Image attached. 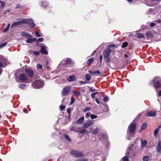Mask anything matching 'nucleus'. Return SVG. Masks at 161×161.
Returning <instances> with one entry per match:
<instances>
[{
    "mask_svg": "<svg viewBox=\"0 0 161 161\" xmlns=\"http://www.w3.org/2000/svg\"><path fill=\"white\" fill-rule=\"evenodd\" d=\"M136 125L135 123H131L128 127L127 134L126 137L129 140H131V137L135 135L134 132L135 130Z\"/></svg>",
    "mask_w": 161,
    "mask_h": 161,
    "instance_id": "1",
    "label": "nucleus"
},
{
    "mask_svg": "<svg viewBox=\"0 0 161 161\" xmlns=\"http://www.w3.org/2000/svg\"><path fill=\"white\" fill-rule=\"evenodd\" d=\"M137 151V147L131 144L127 150L126 154L130 157L134 156Z\"/></svg>",
    "mask_w": 161,
    "mask_h": 161,
    "instance_id": "2",
    "label": "nucleus"
},
{
    "mask_svg": "<svg viewBox=\"0 0 161 161\" xmlns=\"http://www.w3.org/2000/svg\"><path fill=\"white\" fill-rule=\"evenodd\" d=\"M154 88L157 89L161 86V78L159 77H155L151 82Z\"/></svg>",
    "mask_w": 161,
    "mask_h": 161,
    "instance_id": "3",
    "label": "nucleus"
},
{
    "mask_svg": "<svg viewBox=\"0 0 161 161\" xmlns=\"http://www.w3.org/2000/svg\"><path fill=\"white\" fill-rule=\"evenodd\" d=\"M44 82L41 80H36L32 83V86L34 88L39 89L42 88L44 85Z\"/></svg>",
    "mask_w": 161,
    "mask_h": 161,
    "instance_id": "4",
    "label": "nucleus"
},
{
    "mask_svg": "<svg viewBox=\"0 0 161 161\" xmlns=\"http://www.w3.org/2000/svg\"><path fill=\"white\" fill-rule=\"evenodd\" d=\"M19 80L22 82H25L27 83L30 82V81L28 80V77L24 73L21 74L19 77Z\"/></svg>",
    "mask_w": 161,
    "mask_h": 161,
    "instance_id": "5",
    "label": "nucleus"
},
{
    "mask_svg": "<svg viewBox=\"0 0 161 161\" xmlns=\"http://www.w3.org/2000/svg\"><path fill=\"white\" fill-rule=\"evenodd\" d=\"M70 153L71 155H74L77 158L82 157L84 156V155L82 152L76 150H72L70 152Z\"/></svg>",
    "mask_w": 161,
    "mask_h": 161,
    "instance_id": "6",
    "label": "nucleus"
},
{
    "mask_svg": "<svg viewBox=\"0 0 161 161\" xmlns=\"http://www.w3.org/2000/svg\"><path fill=\"white\" fill-rule=\"evenodd\" d=\"M71 87L69 86H66L64 88L62 91V94L63 96H66L69 93Z\"/></svg>",
    "mask_w": 161,
    "mask_h": 161,
    "instance_id": "7",
    "label": "nucleus"
},
{
    "mask_svg": "<svg viewBox=\"0 0 161 161\" xmlns=\"http://www.w3.org/2000/svg\"><path fill=\"white\" fill-rule=\"evenodd\" d=\"M94 124V121L90 120L87 122H86L83 125V128L86 129L91 126Z\"/></svg>",
    "mask_w": 161,
    "mask_h": 161,
    "instance_id": "8",
    "label": "nucleus"
},
{
    "mask_svg": "<svg viewBox=\"0 0 161 161\" xmlns=\"http://www.w3.org/2000/svg\"><path fill=\"white\" fill-rule=\"evenodd\" d=\"M6 59L2 56L0 55V75L2 72L1 67H2L6 62Z\"/></svg>",
    "mask_w": 161,
    "mask_h": 161,
    "instance_id": "9",
    "label": "nucleus"
},
{
    "mask_svg": "<svg viewBox=\"0 0 161 161\" xmlns=\"http://www.w3.org/2000/svg\"><path fill=\"white\" fill-rule=\"evenodd\" d=\"M111 51V50L109 48H107L106 50H104L103 53L104 58H106L107 57H109Z\"/></svg>",
    "mask_w": 161,
    "mask_h": 161,
    "instance_id": "10",
    "label": "nucleus"
},
{
    "mask_svg": "<svg viewBox=\"0 0 161 161\" xmlns=\"http://www.w3.org/2000/svg\"><path fill=\"white\" fill-rule=\"evenodd\" d=\"M25 72L28 75V76L31 77L34 75V72L33 71L30 69H26L25 70Z\"/></svg>",
    "mask_w": 161,
    "mask_h": 161,
    "instance_id": "11",
    "label": "nucleus"
},
{
    "mask_svg": "<svg viewBox=\"0 0 161 161\" xmlns=\"http://www.w3.org/2000/svg\"><path fill=\"white\" fill-rule=\"evenodd\" d=\"M41 53L45 55H47L48 54L47 51L45 49L46 47L45 45L41 46Z\"/></svg>",
    "mask_w": 161,
    "mask_h": 161,
    "instance_id": "12",
    "label": "nucleus"
},
{
    "mask_svg": "<svg viewBox=\"0 0 161 161\" xmlns=\"http://www.w3.org/2000/svg\"><path fill=\"white\" fill-rule=\"evenodd\" d=\"M76 77L74 75L69 76L67 79L68 81L73 82L77 80Z\"/></svg>",
    "mask_w": 161,
    "mask_h": 161,
    "instance_id": "13",
    "label": "nucleus"
},
{
    "mask_svg": "<svg viewBox=\"0 0 161 161\" xmlns=\"http://www.w3.org/2000/svg\"><path fill=\"white\" fill-rule=\"evenodd\" d=\"M71 62V60L70 58H67L66 61L63 60L61 61L60 63V64L63 65L65 63L68 64H70Z\"/></svg>",
    "mask_w": 161,
    "mask_h": 161,
    "instance_id": "14",
    "label": "nucleus"
},
{
    "mask_svg": "<svg viewBox=\"0 0 161 161\" xmlns=\"http://www.w3.org/2000/svg\"><path fill=\"white\" fill-rule=\"evenodd\" d=\"M156 152L158 153H161V141L158 142L156 148Z\"/></svg>",
    "mask_w": 161,
    "mask_h": 161,
    "instance_id": "15",
    "label": "nucleus"
},
{
    "mask_svg": "<svg viewBox=\"0 0 161 161\" xmlns=\"http://www.w3.org/2000/svg\"><path fill=\"white\" fill-rule=\"evenodd\" d=\"M147 141L146 140L142 139L141 140V148L142 149L144 148L147 144Z\"/></svg>",
    "mask_w": 161,
    "mask_h": 161,
    "instance_id": "16",
    "label": "nucleus"
},
{
    "mask_svg": "<svg viewBox=\"0 0 161 161\" xmlns=\"http://www.w3.org/2000/svg\"><path fill=\"white\" fill-rule=\"evenodd\" d=\"M156 115V113L155 111H150L147 112L146 115L148 117H152L155 116Z\"/></svg>",
    "mask_w": 161,
    "mask_h": 161,
    "instance_id": "17",
    "label": "nucleus"
},
{
    "mask_svg": "<svg viewBox=\"0 0 161 161\" xmlns=\"http://www.w3.org/2000/svg\"><path fill=\"white\" fill-rule=\"evenodd\" d=\"M21 36L23 37H26L28 38H31V35L24 31H22L21 32Z\"/></svg>",
    "mask_w": 161,
    "mask_h": 161,
    "instance_id": "18",
    "label": "nucleus"
},
{
    "mask_svg": "<svg viewBox=\"0 0 161 161\" xmlns=\"http://www.w3.org/2000/svg\"><path fill=\"white\" fill-rule=\"evenodd\" d=\"M27 19L31 22H30L28 21V23L27 24L29 25L32 28L34 27L35 26V24L34 23L33 20L30 18Z\"/></svg>",
    "mask_w": 161,
    "mask_h": 161,
    "instance_id": "19",
    "label": "nucleus"
},
{
    "mask_svg": "<svg viewBox=\"0 0 161 161\" xmlns=\"http://www.w3.org/2000/svg\"><path fill=\"white\" fill-rule=\"evenodd\" d=\"M84 119V116H82L76 121V123L78 124H82L83 123Z\"/></svg>",
    "mask_w": 161,
    "mask_h": 161,
    "instance_id": "20",
    "label": "nucleus"
},
{
    "mask_svg": "<svg viewBox=\"0 0 161 161\" xmlns=\"http://www.w3.org/2000/svg\"><path fill=\"white\" fill-rule=\"evenodd\" d=\"M73 93L76 96H79L81 95L80 92L77 91L76 90H73L72 91Z\"/></svg>",
    "mask_w": 161,
    "mask_h": 161,
    "instance_id": "21",
    "label": "nucleus"
},
{
    "mask_svg": "<svg viewBox=\"0 0 161 161\" xmlns=\"http://www.w3.org/2000/svg\"><path fill=\"white\" fill-rule=\"evenodd\" d=\"M147 126V123H144L141 126L139 129V131L141 132L143 130H145L146 129Z\"/></svg>",
    "mask_w": 161,
    "mask_h": 161,
    "instance_id": "22",
    "label": "nucleus"
},
{
    "mask_svg": "<svg viewBox=\"0 0 161 161\" xmlns=\"http://www.w3.org/2000/svg\"><path fill=\"white\" fill-rule=\"evenodd\" d=\"M88 72L90 74L92 75H96V74H100V71L99 70H97V71H92L90 70H89Z\"/></svg>",
    "mask_w": 161,
    "mask_h": 161,
    "instance_id": "23",
    "label": "nucleus"
},
{
    "mask_svg": "<svg viewBox=\"0 0 161 161\" xmlns=\"http://www.w3.org/2000/svg\"><path fill=\"white\" fill-rule=\"evenodd\" d=\"M136 37L138 39H140L141 38H144L145 36L142 34L138 33L137 34Z\"/></svg>",
    "mask_w": 161,
    "mask_h": 161,
    "instance_id": "24",
    "label": "nucleus"
},
{
    "mask_svg": "<svg viewBox=\"0 0 161 161\" xmlns=\"http://www.w3.org/2000/svg\"><path fill=\"white\" fill-rule=\"evenodd\" d=\"M85 79L88 82L91 79V75L89 74H86V75Z\"/></svg>",
    "mask_w": 161,
    "mask_h": 161,
    "instance_id": "25",
    "label": "nucleus"
},
{
    "mask_svg": "<svg viewBox=\"0 0 161 161\" xmlns=\"http://www.w3.org/2000/svg\"><path fill=\"white\" fill-rule=\"evenodd\" d=\"M20 24V22H19V21L17 22H14V23H13L11 25V27H14L16 26H17L19 25Z\"/></svg>",
    "mask_w": 161,
    "mask_h": 161,
    "instance_id": "26",
    "label": "nucleus"
},
{
    "mask_svg": "<svg viewBox=\"0 0 161 161\" xmlns=\"http://www.w3.org/2000/svg\"><path fill=\"white\" fill-rule=\"evenodd\" d=\"M48 4L49 3L48 2H42L41 6L42 7H47L48 6Z\"/></svg>",
    "mask_w": 161,
    "mask_h": 161,
    "instance_id": "27",
    "label": "nucleus"
},
{
    "mask_svg": "<svg viewBox=\"0 0 161 161\" xmlns=\"http://www.w3.org/2000/svg\"><path fill=\"white\" fill-rule=\"evenodd\" d=\"M19 22H20V24L21 23L27 24L28 23V21L26 19H21L19 21Z\"/></svg>",
    "mask_w": 161,
    "mask_h": 161,
    "instance_id": "28",
    "label": "nucleus"
},
{
    "mask_svg": "<svg viewBox=\"0 0 161 161\" xmlns=\"http://www.w3.org/2000/svg\"><path fill=\"white\" fill-rule=\"evenodd\" d=\"M143 161H148L149 160V157L148 156H145L143 158Z\"/></svg>",
    "mask_w": 161,
    "mask_h": 161,
    "instance_id": "29",
    "label": "nucleus"
},
{
    "mask_svg": "<svg viewBox=\"0 0 161 161\" xmlns=\"http://www.w3.org/2000/svg\"><path fill=\"white\" fill-rule=\"evenodd\" d=\"M98 131V130L97 127H96V129L92 131V133L94 134H97Z\"/></svg>",
    "mask_w": 161,
    "mask_h": 161,
    "instance_id": "30",
    "label": "nucleus"
},
{
    "mask_svg": "<svg viewBox=\"0 0 161 161\" xmlns=\"http://www.w3.org/2000/svg\"><path fill=\"white\" fill-rule=\"evenodd\" d=\"M128 45V43L127 42H124L122 43V47L125 48Z\"/></svg>",
    "mask_w": 161,
    "mask_h": 161,
    "instance_id": "31",
    "label": "nucleus"
},
{
    "mask_svg": "<svg viewBox=\"0 0 161 161\" xmlns=\"http://www.w3.org/2000/svg\"><path fill=\"white\" fill-rule=\"evenodd\" d=\"M153 9L150 8L148 9V11H147V13L148 14H149L153 13Z\"/></svg>",
    "mask_w": 161,
    "mask_h": 161,
    "instance_id": "32",
    "label": "nucleus"
},
{
    "mask_svg": "<svg viewBox=\"0 0 161 161\" xmlns=\"http://www.w3.org/2000/svg\"><path fill=\"white\" fill-rule=\"evenodd\" d=\"M97 115L92 114L91 115V118L92 119H94L97 118Z\"/></svg>",
    "mask_w": 161,
    "mask_h": 161,
    "instance_id": "33",
    "label": "nucleus"
},
{
    "mask_svg": "<svg viewBox=\"0 0 161 161\" xmlns=\"http://www.w3.org/2000/svg\"><path fill=\"white\" fill-rule=\"evenodd\" d=\"M27 43H32L33 42L31 38H28V39L26 40Z\"/></svg>",
    "mask_w": 161,
    "mask_h": 161,
    "instance_id": "34",
    "label": "nucleus"
},
{
    "mask_svg": "<svg viewBox=\"0 0 161 161\" xmlns=\"http://www.w3.org/2000/svg\"><path fill=\"white\" fill-rule=\"evenodd\" d=\"M93 58H91L87 60V63L88 64H90L93 62Z\"/></svg>",
    "mask_w": 161,
    "mask_h": 161,
    "instance_id": "35",
    "label": "nucleus"
},
{
    "mask_svg": "<svg viewBox=\"0 0 161 161\" xmlns=\"http://www.w3.org/2000/svg\"><path fill=\"white\" fill-rule=\"evenodd\" d=\"M159 128H157L154 131V136H156L157 135V133L159 131Z\"/></svg>",
    "mask_w": 161,
    "mask_h": 161,
    "instance_id": "36",
    "label": "nucleus"
},
{
    "mask_svg": "<svg viewBox=\"0 0 161 161\" xmlns=\"http://www.w3.org/2000/svg\"><path fill=\"white\" fill-rule=\"evenodd\" d=\"M97 93H98V92H97L92 93L91 95V97L93 98H94L95 97Z\"/></svg>",
    "mask_w": 161,
    "mask_h": 161,
    "instance_id": "37",
    "label": "nucleus"
},
{
    "mask_svg": "<svg viewBox=\"0 0 161 161\" xmlns=\"http://www.w3.org/2000/svg\"><path fill=\"white\" fill-rule=\"evenodd\" d=\"M65 138L69 141L70 142L71 141V139L67 135H65Z\"/></svg>",
    "mask_w": 161,
    "mask_h": 161,
    "instance_id": "38",
    "label": "nucleus"
},
{
    "mask_svg": "<svg viewBox=\"0 0 161 161\" xmlns=\"http://www.w3.org/2000/svg\"><path fill=\"white\" fill-rule=\"evenodd\" d=\"M91 109V108L90 107H87L85 109H84L83 110V112H86L87 111H89Z\"/></svg>",
    "mask_w": 161,
    "mask_h": 161,
    "instance_id": "39",
    "label": "nucleus"
},
{
    "mask_svg": "<svg viewBox=\"0 0 161 161\" xmlns=\"http://www.w3.org/2000/svg\"><path fill=\"white\" fill-rule=\"evenodd\" d=\"M146 35L147 37H148L151 38L152 36V35L151 33L149 32H147Z\"/></svg>",
    "mask_w": 161,
    "mask_h": 161,
    "instance_id": "40",
    "label": "nucleus"
},
{
    "mask_svg": "<svg viewBox=\"0 0 161 161\" xmlns=\"http://www.w3.org/2000/svg\"><path fill=\"white\" fill-rule=\"evenodd\" d=\"M25 84H20L19 85V87L21 88V89H24L25 88Z\"/></svg>",
    "mask_w": 161,
    "mask_h": 161,
    "instance_id": "41",
    "label": "nucleus"
},
{
    "mask_svg": "<svg viewBox=\"0 0 161 161\" xmlns=\"http://www.w3.org/2000/svg\"><path fill=\"white\" fill-rule=\"evenodd\" d=\"M65 108V106L64 105H61L59 106V108L60 110L62 111L64 110Z\"/></svg>",
    "mask_w": 161,
    "mask_h": 161,
    "instance_id": "42",
    "label": "nucleus"
},
{
    "mask_svg": "<svg viewBox=\"0 0 161 161\" xmlns=\"http://www.w3.org/2000/svg\"><path fill=\"white\" fill-rule=\"evenodd\" d=\"M1 8H3V7H4L5 5V3L3 1H2L1 2Z\"/></svg>",
    "mask_w": 161,
    "mask_h": 161,
    "instance_id": "43",
    "label": "nucleus"
},
{
    "mask_svg": "<svg viewBox=\"0 0 161 161\" xmlns=\"http://www.w3.org/2000/svg\"><path fill=\"white\" fill-rule=\"evenodd\" d=\"M75 161H88L87 159L84 158L78 159Z\"/></svg>",
    "mask_w": 161,
    "mask_h": 161,
    "instance_id": "44",
    "label": "nucleus"
},
{
    "mask_svg": "<svg viewBox=\"0 0 161 161\" xmlns=\"http://www.w3.org/2000/svg\"><path fill=\"white\" fill-rule=\"evenodd\" d=\"M108 99H109L108 97L106 96L105 97L103 98V101L104 102H106L108 101Z\"/></svg>",
    "mask_w": 161,
    "mask_h": 161,
    "instance_id": "45",
    "label": "nucleus"
},
{
    "mask_svg": "<svg viewBox=\"0 0 161 161\" xmlns=\"http://www.w3.org/2000/svg\"><path fill=\"white\" fill-rule=\"evenodd\" d=\"M71 111V109L70 108H68L67 110V111L68 114H69V117L70 116V112Z\"/></svg>",
    "mask_w": 161,
    "mask_h": 161,
    "instance_id": "46",
    "label": "nucleus"
},
{
    "mask_svg": "<svg viewBox=\"0 0 161 161\" xmlns=\"http://www.w3.org/2000/svg\"><path fill=\"white\" fill-rule=\"evenodd\" d=\"M36 67L38 69H42V65L40 64H37Z\"/></svg>",
    "mask_w": 161,
    "mask_h": 161,
    "instance_id": "47",
    "label": "nucleus"
},
{
    "mask_svg": "<svg viewBox=\"0 0 161 161\" xmlns=\"http://www.w3.org/2000/svg\"><path fill=\"white\" fill-rule=\"evenodd\" d=\"M7 44V42H4V43L2 44H1L0 45V48H2V47H4Z\"/></svg>",
    "mask_w": 161,
    "mask_h": 161,
    "instance_id": "48",
    "label": "nucleus"
},
{
    "mask_svg": "<svg viewBox=\"0 0 161 161\" xmlns=\"http://www.w3.org/2000/svg\"><path fill=\"white\" fill-rule=\"evenodd\" d=\"M104 59H105V60H106V62H109L110 60V59L109 58V56L107 57L106 58H104Z\"/></svg>",
    "mask_w": 161,
    "mask_h": 161,
    "instance_id": "49",
    "label": "nucleus"
},
{
    "mask_svg": "<svg viewBox=\"0 0 161 161\" xmlns=\"http://www.w3.org/2000/svg\"><path fill=\"white\" fill-rule=\"evenodd\" d=\"M123 161H129V159L128 157H125L123 158Z\"/></svg>",
    "mask_w": 161,
    "mask_h": 161,
    "instance_id": "50",
    "label": "nucleus"
},
{
    "mask_svg": "<svg viewBox=\"0 0 161 161\" xmlns=\"http://www.w3.org/2000/svg\"><path fill=\"white\" fill-rule=\"evenodd\" d=\"M86 131V130L85 129H82L80 131V133L81 134H83L85 133Z\"/></svg>",
    "mask_w": 161,
    "mask_h": 161,
    "instance_id": "51",
    "label": "nucleus"
},
{
    "mask_svg": "<svg viewBox=\"0 0 161 161\" xmlns=\"http://www.w3.org/2000/svg\"><path fill=\"white\" fill-rule=\"evenodd\" d=\"M74 102L75 99L73 98L72 97L71 98V101L70 103V105H72Z\"/></svg>",
    "mask_w": 161,
    "mask_h": 161,
    "instance_id": "52",
    "label": "nucleus"
},
{
    "mask_svg": "<svg viewBox=\"0 0 161 161\" xmlns=\"http://www.w3.org/2000/svg\"><path fill=\"white\" fill-rule=\"evenodd\" d=\"M35 34L36 36L38 37H40L41 36L40 34L38 31H36L35 32Z\"/></svg>",
    "mask_w": 161,
    "mask_h": 161,
    "instance_id": "53",
    "label": "nucleus"
},
{
    "mask_svg": "<svg viewBox=\"0 0 161 161\" xmlns=\"http://www.w3.org/2000/svg\"><path fill=\"white\" fill-rule=\"evenodd\" d=\"M99 59L100 61L101 64L102 63V60L103 59V56L102 55H100V57H99Z\"/></svg>",
    "mask_w": 161,
    "mask_h": 161,
    "instance_id": "54",
    "label": "nucleus"
},
{
    "mask_svg": "<svg viewBox=\"0 0 161 161\" xmlns=\"http://www.w3.org/2000/svg\"><path fill=\"white\" fill-rule=\"evenodd\" d=\"M156 25L155 23H152L150 24V27H153L154 26H155Z\"/></svg>",
    "mask_w": 161,
    "mask_h": 161,
    "instance_id": "55",
    "label": "nucleus"
},
{
    "mask_svg": "<svg viewBox=\"0 0 161 161\" xmlns=\"http://www.w3.org/2000/svg\"><path fill=\"white\" fill-rule=\"evenodd\" d=\"M33 54L35 55H38L39 54V53L38 52H34Z\"/></svg>",
    "mask_w": 161,
    "mask_h": 161,
    "instance_id": "56",
    "label": "nucleus"
},
{
    "mask_svg": "<svg viewBox=\"0 0 161 161\" xmlns=\"http://www.w3.org/2000/svg\"><path fill=\"white\" fill-rule=\"evenodd\" d=\"M38 41L40 42H42L43 41V39L42 38H39L38 40Z\"/></svg>",
    "mask_w": 161,
    "mask_h": 161,
    "instance_id": "57",
    "label": "nucleus"
},
{
    "mask_svg": "<svg viewBox=\"0 0 161 161\" xmlns=\"http://www.w3.org/2000/svg\"><path fill=\"white\" fill-rule=\"evenodd\" d=\"M91 115L90 113L89 112L87 113L86 114V115L87 117L91 116Z\"/></svg>",
    "mask_w": 161,
    "mask_h": 161,
    "instance_id": "58",
    "label": "nucleus"
},
{
    "mask_svg": "<svg viewBox=\"0 0 161 161\" xmlns=\"http://www.w3.org/2000/svg\"><path fill=\"white\" fill-rule=\"evenodd\" d=\"M8 29H9L8 28H7L6 27V28L5 29H4L3 30V32L4 33V32H7L8 31Z\"/></svg>",
    "mask_w": 161,
    "mask_h": 161,
    "instance_id": "59",
    "label": "nucleus"
},
{
    "mask_svg": "<svg viewBox=\"0 0 161 161\" xmlns=\"http://www.w3.org/2000/svg\"><path fill=\"white\" fill-rule=\"evenodd\" d=\"M65 98H64L62 100V102H63V103H68V101H65Z\"/></svg>",
    "mask_w": 161,
    "mask_h": 161,
    "instance_id": "60",
    "label": "nucleus"
},
{
    "mask_svg": "<svg viewBox=\"0 0 161 161\" xmlns=\"http://www.w3.org/2000/svg\"><path fill=\"white\" fill-rule=\"evenodd\" d=\"M31 39L32 40V41L33 42H34V41H36V40H37L36 38H31Z\"/></svg>",
    "mask_w": 161,
    "mask_h": 161,
    "instance_id": "61",
    "label": "nucleus"
},
{
    "mask_svg": "<svg viewBox=\"0 0 161 161\" xmlns=\"http://www.w3.org/2000/svg\"><path fill=\"white\" fill-rule=\"evenodd\" d=\"M96 102L98 103V104H100V103L98 99L97 98H96Z\"/></svg>",
    "mask_w": 161,
    "mask_h": 161,
    "instance_id": "62",
    "label": "nucleus"
},
{
    "mask_svg": "<svg viewBox=\"0 0 161 161\" xmlns=\"http://www.w3.org/2000/svg\"><path fill=\"white\" fill-rule=\"evenodd\" d=\"M23 112H25V113H26L27 112V109L25 108H24L23 109Z\"/></svg>",
    "mask_w": 161,
    "mask_h": 161,
    "instance_id": "63",
    "label": "nucleus"
},
{
    "mask_svg": "<svg viewBox=\"0 0 161 161\" xmlns=\"http://www.w3.org/2000/svg\"><path fill=\"white\" fill-rule=\"evenodd\" d=\"M158 95L159 96H161V90L158 93Z\"/></svg>",
    "mask_w": 161,
    "mask_h": 161,
    "instance_id": "64",
    "label": "nucleus"
}]
</instances>
